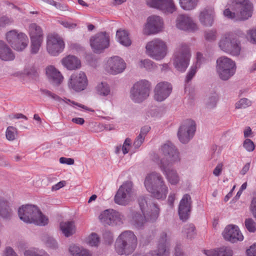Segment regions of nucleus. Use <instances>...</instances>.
I'll list each match as a JSON object with an SVG mask.
<instances>
[{"label": "nucleus", "mask_w": 256, "mask_h": 256, "mask_svg": "<svg viewBox=\"0 0 256 256\" xmlns=\"http://www.w3.org/2000/svg\"><path fill=\"white\" fill-rule=\"evenodd\" d=\"M228 6L223 12L225 17L234 21L248 20L252 16L253 6L249 0H228Z\"/></svg>", "instance_id": "nucleus-1"}, {"label": "nucleus", "mask_w": 256, "mask_h": 256, "mask_svg": "<svg viewBox=\"0 0 256 256\" xmlns=\"http://www.w3.org/2000/svg\"><path fill=\"white\" fill-rule=\"evenodd\" d=\"M138 203L143 214H135L132 217L134 224L137 228H141L146 222L155 221L158 217L160 208L157 204L154 203L148 204L144 197L141 196L138 199Z\"/></svg>", "instance_id": "nucleus-2"}, {"label": "nucleus", "mask_w": 256, "mask_h": 256, "mask_svg": "<svg viewBox=\"0 0 256 256\" xmlns=\"http://www.w3.org/2000/svg\"><path fill=\"white\" fill-rule=\"evenodd\" d=\"M20 218L27 224H34L44 226L48 224V218L44 215L36 205L26 204L20 207L18 210Z\"/></svg>", "instance_id": "nucleus-3"}, {"label": "nucleus", "mask_w": 256, "mask_h": 256, "mask_svg": "<svg viewBox=\"0 0 256 256\" xmlns=\"http://www.w3.org/2000/svg\"><path fill=\"white\" fill-rule=\"evenodd\" d=\"M137 244V238L134 232L125 231L116 240V250L119 254H129L134 251Z\"/></svg>", "instance_id": "nucleus-4"}, {"label": "nucleus", "mask_w": 256, "mask_h": 256, "mask_svg": "<svg viewBox=\"0 0 256 256\" xmlns=\"http://www.w3.org/2000/svg\"><path fill=\"white\" fill-rule=\"evenodd\" d=\"M162 158L160 159L158 155H154V160L158 166L160 165L172 166L180 161L179 152L174 146L170 142L163 144L160 149Z\"/></svg>", "instance_id": "nucleus-5"}, {"label": "nucleus", "mask_w": 256, "mask_h": 256, "mask_svg": "<svg viewBox=\"0 0 256 256\" xmlns=\"http://www.w3.org/2000/svg\"><path fill=\"white\" fill-rule=\"evenodd\" d=\"M192 56L190 46L184 43L178 44L173 55L174 65L178 71L184 72L190 64Z\"/></svg>", "instance_id": "nucleus-6"}, {"label": "nucleus", "mask_w": 256, "mask_h": 256, "mask_svg": "<svg viewBox=\"0 0 256 256\" xmlns=\"http://www.w3.org/2000/svg\"><path fill=\"white\" fill-rule=\"evenodd\" d=\"M168 52L166 42L164 40L156 38L148 42L146 46V54L156 60L164 59Z\"/></svg>", "instance_id": "nucleus-7"}, {"label": "nucleus", "mask_w": 256, "mask_h": 256, "mask_svg": "<svg viewBox=\"0 0 256 256\" xmlns=\"http://www.w3.org/2000/svg\"><path fill=\"white\" fill-rule=\"evenodd\" d=\"M151 84L146 80L135 82L130 91V97L136 102H140L147 98L150 94Z\"/></svg>", "instance_id": "nucleus-8"}, {"label": "nucleus", "mask_w": 256, "mask_h": 256, "mask_svg": "<svg viewBox=\"0 0 256 256\" xmlns=\"http://www.w3.org/2000/svg\"><path fill=\"white\" fill-rule=\"evenodd\" d=\"M216 71L223 80H226L236 72V66L234 62L226 56H221L216 60Z\"/></svg>", "instance_id": "nucleus-9"}, {"label": "nucleus", "mask_w": 256, "mask_h": 256, "mask_svg": "<svg viewBox=\"0 0 256 256\" xmlns=\"http://www.w3.org/2000/svg\"><path fill=\"white\" fill-rule=\"evenodd\" d=\"M134 197L132 182H126L119 188L114 196V201L118 204L125 206L132 202Z\"/></svg>", "instance_id": "nucleus-10"}, {"label": "nucleus", "mask_w": 256, "mask_h": 256, "mask_svg": "<svg viewBox=\"0 0 256 256\" xmlns=\"http://www.w3.org/2000/svg\"><path fill=\"white\" fill-rule=\"evenodd\" d=\"M218 46L221 50L232 55L238 56L240 54V43L231 33H226L222 36Z\"/></svg>", "instance_id": "nucleus-11"}, {"label": "nucleus", "mask_w": 256, "mask_h": 256, "mask_svg": "<svg viewBox=\"0 0 256 256\" xmlns=\"http://www.w3.org/2000/svg\"><path fill=\"white\" fill-rule=\"evenodd\" d=\"M65 43L63 38L56 34H50L46 38V50L52 56H58L64 50Z\"/></svg>", "instance_id": "nucleus-12"}, {"label": "nucleus", "mask_w": 256, "mask_h": 256, "mask_svg": "<svg viewBox=\"0 0 256 256\" xmlns=\"http://www.w3.org/2000/svg\"><path fill=\"white\" fill-rule=\"evenodd\" d=\"M6 38L12 47L16 50L22 51L27 46L28 39L27 36L23 32L16 30H12L6 34Z\"/></svg>", "instance_id": "nucleus-13"}, {"label": "nucleus", "mask_w": 256, "mask_h": 256, "mask_svg": "<svg viewBox=\"0 0 256 256\" xmlns=\"http://www.w3.org/2000/svg\"><path fill=\"white\" fill-rule=\"evenodd\" d=\"M196 130L195 122L192 120H187L180 126L178 136L183 144L188 143L193 137Z\"/></svg>", "instance_id": "nucleus-14"}, {"label": "nucleus", "mask_w": 256, "mask_h": 256, "mask_svg": "<svg viewBox=\"0 0 256 256\" xmlns=\"http://www.w3.org/2000/svg\"><path fill=\"white\" fill-rule=\"evenodd\" d=\"M88 79L85 73L80 71L73 73L68 80V87L76 92L85 90L88 85Z\"/></svg>", "instance_id": "nucleus-15"}, {"label": "nucleus", "mask_w": 256, "mask_h": 256, "mask_svg": "<svg viewBox=\"0 0 256 256\" xmlns=\"http://www.w3.org/2000/svg\"><path fill=\"white\" fill-rule=\"evenodd\" d=\"M110 38L106 32H101L92 36L90 39V46L96 53L102 52L109 46Z\"/></svg>", "instance_id": "nucleus-16"}, {"label": "nucleus", "mask_w": 256, "mask_h": 256, "mask_svg": "<svg viewBox=\"0 0 256 256\" xmlns=\"http://www.w3.org/2000/svg\"><path fill=\"white\" fill-rule=\"evenodd\" d=\"M163 21L160 17L152 16L148 18L147 22L144 28V34H156L162 31L163 28Z\"/></svg>", "instance_id": "nucleus-17"}, {"label": "nucleus", "mask_w": 256, "mask_h": 256, "mask_svg": "<svg viewBox=\"0 0 256 256\" xmlns=\"http://www.w3.org/2000/svg\"><path fill=\"white\" fill-rule=\"evenodd\" d=\"M147 5L164 12L172 13L176 10V6L173 0H146Z\"/></svg>", "instance_id": "nucleus-18"}, {"label": "nucleus", "mask_w": 256, "mask_h": 256, "mask_svg": "<svg viewBox=\"0 0 256 256\" xmlns=\"http://www.w3.org/2000/svg\"><path fill=\"white\" fill-rule=\"evenodd\" d=\"M172 90V85L168 82H160L158 84L154 89V100L161 102L168 97Z\"/></svg>", "instance_id": "nucleus-19"}, {"label": "nucleus", "mask_w": 256, "mask_h": 256, "mask_svg": "<svg viewBox=\"0 0 256 256\" xmlns=\"http://www.w3.org/2000/svg\"><path fill=\"white\" fill-rule=\"evenodd\" d=\"M126 68V62L118 56H114L110 58L107 62L106 66V70L112 74L122 72Z\"/></svg>", "instance_id": "nucleus-20"}, {"label": "nucleus", "mask_w": 256, "mask_h": 256, "mask_svg": "<svg viewBox=\"0 0 256 256\" xmlns=\"http://www.w3.org/2000/svg\"><path fill=\"white\" fill-rule=\"evenodd\" d=\"M192 202L191 197L188 194L184 195L180 202L178 212L180 218L182 221H186L189 218Z\"/></svg>", "instance_id": "nucleus-21"}, {"label": "nucleus", "mask_w": 256, "mask_h": 256, "mask_svg": "<svg viewBox=\"0 0 256 256\" xmlns=\"http://www.w3.org/2000/svg\"><path fill=\"white\" fill-rule=\"evenodd\" d=\"M164 182V178L160 173L152 172L146 176L144 184L148 191H151Z\"/></svg>", "instance_id": "nucleus-22"}, {"label": "nucleus", "mask_w": 256, "mask_h": 256, "mask_svg": "<svg viewBox=\"0 0 256 256\" xmlns=\"http://www.w3.org/2000/svg\"><path fill=\"white\" fill-rule=\"evenodd\" d=\"M224 238L232 242L242 241L244 236L240 230L238 226L234 225L228 226L222 232Z\"/></svg>", "instance_id": "nucleus-23"}, {"label": "nucleus", "mask_w": 256, "mask_h": 256, "mask_svg": "<svg viewBox=\"0 0 256 256\" xmlns=\"http://www.w3.org/2000/svg\"><path fill=\"white\" fill-rule=\"evenodd\" d=\"M176 25L178 28L182 30L194 32L198 30L197 24L191 18L186 15L180 16L176 20Z\"/></svg>", "instance_id": "nucleus-24"}, {"label": "nucleus", "mask_w": 256, "mask_h": 256, "mask_svg": "<svg viewBox=\"0 0 256 256\" xmlns=\"http://www.w3.org/2000/svg\"><path fill=\"white\" fill-rule=\"evenodd\" d=\"M171 166L160 165L159 168L168 182L172 185H176L180 181V178L176 170L172 168Z\"/></svg>", "instance_id": "nucleus-25"}, {"label": "nucleus", "mask_w": 256, "mask_h": 256, "mask_svg": "<svg viewBox=\"0 0 256 256\" xmlns=\"http://www.w3.org/2000/svg\"><path fill=\"white\" fill-rule=\"evenodd\" d=\"M46 73L48 80L54 85L60 84L64 80L60 72L54 66H48L46 68Z\"/></svg>", "instance_id": "nucleus-26"}, {"label": "nucleus", "mask_w": 256, "mask_h": 256, "mask_svg": "<svg viewBox=\"0 0 256 256\" xmlns=\"http://www.w3.org/2000/svg\"><path fill=\"white\" fill-rule=\"evenodd\" d=\"M214 10L213 8H206L202 10L199 16L200 23L206 26H210L212 25L214 17Z\"/></svg>", "instance_id": "nucleus-27"}, {"label": "nucleus", "mask_w": 256, "mask_h": 256, "mask_svg": "<svg viewBox=\"0 0 256 256\" xmlns=\"http://www.w3.org/2000/svg\"><path fill=\"white\" fill-rule=\"evenodd\" d=\"M62 64L67 70H73L81 67V62L77 57L68 55L62 60Z\"/></svg>", "instance_id": "nucleus-28"}, {"label": "nucleus", "mask_w": 256, "mask_h": 256, "mask_svg": "<svg viewBox=\"0 0 256 256\" xmlns=\"http://www.w3.org/2000/svg\"><path fill=\"white\" fill-rule=\"evenodd\" d=\"M203 253L206 256H232V250L228 247L222 246L218 248L203 250Z\"/></svg>", "instance_id": "nucleus-29"}, {"label": "nucleus", "mask_w": 256, "mask_h": 256, "mask_svg": "<svg viewBox=\"0 0 256 256\" xmlns=\"http://www.w3.org/2000/svg\"><path fill=\"white\" fill-rule=\"evenodd\" d=\"M168 238L167 234L162 232L160 235L156 254L158 256H164L168 252Z\"/></svg>", "instance_id": "nucleus-30"}, {"label": "nucleus", "mask_w": 256, "mask_h": 256, "mask_svg": "<svg viewBox=\"0 0 256 256\" xmlns=\"http://www.w3.org/2000/svg\"><path fill=\"white\" fill-rule=\"evenodd\" d=\"M152 196L157 200H164L166 198L168 188L165 182L154 188L151 191H148Z\"/></svg>", "instance_id": "nucleus-31"}, {"label": "nucleus", "mask_w": 256, "mask_h": 256, "mask_svg": "<svg viewBox=\"0 0 256 256\" xmlns=\"http://www.w3.org/2000/svg\"><path fill=\"white\" fill-rule=\"evenodd\" d=\"M14 55L12 50L2 40H0V59L4 61L12 60Z\"/></svg>", "instance_id": "nucleus-32"}, {"label": "nucleus", "mask_w": 256, "mask_h": 256, "mask_svg": "<svg viewBox=\"0 0 256 256\" xmlns=\"http://www.w3.org/2000/svg\"><path fill=\"white\" fill-rule=\"evenodd\" d=\"M30 39L44 40V32L42 28L36 23L30 24L28 28Z\"/></svg>", "instance_id": "nucleus-33"}, {"label": "nucleus", "mask_w": 256, "mask_h": 256, "mask_svg": "<svg viewBox=\"0 0 256 256\" xmlns=\"http://www.w3.org/2000/svg\"><path fill=\"white\" fill-rule=\"evenodd\" d=\"M60 226L62 234L66 237H68L75 232V226L72 222H61Z\"/></svg>", "instance_id": "nucleus-34"}, {"label": "nucleus", "mask_w": 256, "mask_h": 256, "mask_svg": "<svg viewBox=\"0 0 256 256\" xmlns=\"http://www.w3.org/2000/svg\"><path fill=\"white\" fill-rule=\"evenodd\" d=\"M113 210L112 209L106 210L100 214L98 218L102 224L112 226Z\"/></svg>", "instance_id": "nucleus-35"}, {"label": "nucleus", "mask_w": 256, "mask_h": 256, "mask_svg": "<svg viewBox=\"0 0 256 256\" xmlns=\"http://www.w3.org/2000/svg\"><path fill=\"white\" fill-rule=\"evenodd\" d=\"M69 252L72 256H91L90 252L76 245H71L69 248Z\"/></svg>", "instance_id": "nucleus-36"}, {"label": "nucleus", "mask_w": 256, "mask_h": 256, "mask_svg": "<svg viewBox=\"0 0 256 256\" xmlns=\"http://www.w3.org/2000/svg\"><path fill=\"white\" fill-rule=\"evenodd\" d=\"M116 36L119 42L124 46H130L132 44L128 34L126 30H118L116 32Z\"/></svg>", "instance_id": "nucleus-37"}, {"label": "nucleus", "mask_w": 256, "mask_h": 256, "mask_svg": "<svg viewBox=\"0 0 256 256\" xmlns=\"http://www.w3.org/2000/svg\"><path fill=\"white\" fill-rule=\"evenodd\" d=\"M12 216V210L8 202L0 200V216L4 218H8Z\"/></svg>", "instance_id": "nucleus-38"}, {"label": "nucleus", "mask_w": 256, "mask_h": 256, "mask_svg": "<svg viewBox=\"0 0 256 256\" xmlns=\"http://www.w3.org/2000/svg\"><path fill=\"white\" fill-rule=\"evenodd\" d=\"M183 234L189 239H192L196 234L195 227L192 224L186 225L182 230Z\"/></svg>", "instance_id": "nucleus-39"}, {"label": "nucleus", "mask_w": 256, "mask_h": 256, "mask_svg": "<svg viewBox=\"0 0 256 256\" xmlns=\"http://www.w3.org/2000/svg\"><path fill=\"white\" fill-rule=\"evenodd\" d=\"M181 7L185 10H192L197 5L198 0H179Z\"/></svg>", "instance_id": "nucleus-40"}, {"label": "nucleus", "mask_w": 256, "mask_h": 256, "mask_svg": "<svg viewBox=\"0 0 256 256\" xmlns=\"http://www.w3.org/2000/svg\"><path fill=\"white\" fill-rule=\"evenodd\" d=\"M97 93L102 96H107L110 94V88L108 84L105 82H101L96 86Z\"/></svg>", "instance_id": "nucleus-41"}, {"label": "nucleus", "mask_w": 256, "mask_h": 256, "mask_svg": "<svg viewBox=\"0 0 256 256\" xmlns=\"http://www.w3.org/2000/svg\"><path fill=\"white\" fill-rule=\"evenodd\" d=\"M138 66L141 68H145L150 70L155 68L154 63L150 59L141 60L138 62Z\"/></svg>", "instance_id": "nucleus-42"}, {"label": "nucleus", "mask_w": 256, "mask_h": 256, "mask_svg": "<svg viewBox=\"0 0 256 256\" xmlns=\"http://www.w3.org/2000/svg\"><path fill=\"white\" fill-rule=\"evenodd\" d=\"M43 40L30 39V51L32 54L38 52L42 43Z\"/></svg>", "instance_id": "nucleus-43"}, {"label": "nucleus", "mask_w": 256, "mask_h": 256, "mask_svg": "<svg viewBox=\"0 0 256 256\" xmlns=\"http://www.w3.org/2000/svg\"><path fill=\"white\" fill-rule=\"evenodd\" d=\"M17 129L12 126H9L6 131V136L9 141H12L16 139L17 136Z\"/></svg>", "instance_id": "nucleus-44"}, {"label": "nucleus", "mask_w": 256, "mask_h": 256, "mask_svg": "<svg viewBox=\"0 0 256 256\" xmlns=\"http://www.w3.org/2000/svg\"><path fill=\"white\" fill-rule=\"evenodd\" d=\"M113 217L112 226L121 224L124 220V216L122 214L114 210H113Z\"/></svg>", "instance_id": "nucleus-45"}, {"label": "nucleus", "mask_w": 256, "mask_h": 256, "mask_svg": "<svg viewBox=\"0 0 256 256\" xmlns=\"http://www.w3.org/2000/svg\"><path fill=\"white\" fill-rule=\"evenodd\" d=\"M244 226L246 229L250 232H256V222L252 218H246L244 221Z\"/></svg>", "instance_id": "nucleus-46"}, {"label": "nucleus", "mask_w": 256, "mask_h": 256, "mask_svg": "<svg viewBox=\"0 0 256 256\" xmlns=\"http://www.w3.org/2000/svg\"><path fill=\"white\" fill-rule=\"evenodd\" d=\"M218 100V96L216 93H214L208 96L206 100V105L208 108H211L216 106Z\"/></svg>", "instance_id": "nucleus-47"}, {"label": "nucleus", "mask_w": 256, "mask_h": 256, "mask_svg": "<svg viewBox=\"0 0 256 256\" xmlns=\"http://www.w3.org/2000/svg\"><path fill=\"white\" fill-rule=\"evenodd\" d=\"M198 68L196 65H192L191 66L186 76V82L188 83L192 79Z\"/></svg>", "instance_id": "nucleus-48"}, {"label": "nucleus", "mask_w": 256, "mask_h": 256, "mask_svg": "<svg viewBox=\"0 0 256 256\" xmlns=\"http://www.w3.org/2000/svg\"><path fill=\"white\" fill-rule=\"evenodd\" d=\"M86 242L90 246H96L99 243V238L96 234H92L86 239Z\"/></svg>", "instance_id": "nucleus-49"}, {"label": "nucleus", "mask_w": 256, "mask_h": 256, "mask_svg": "<svg viewBox=\"0 0 256 256\" xmlns=\"http://www.w3.org/2000/svg\"><path fill=\"white\" fill-rule=\"evenodd\" d=\"M216 31L215 30H210L205 32L204 38L209 42H212L216 38Z\"/></svg>", "instance_id": "nucleus-50"}, {"label": "nucleus", "mask_w": 256, "mask_h": 256, "mask_svg": "<svg viewBox=\"0 0 256 256\" xmlns=\"http://www.w3.org/2000/svg\"><path fill=\"white\" fill-rule=\"evenodd\" d=\"M252 104L251 102L246 98L240 99L236 104V108H244L249 106Z\"/></svg>", "instance_id": "nucleus-51"}, {"label": "nucleus", "mask_w": 256, "mask_h": 256, "mask_svg": "<svg viewBox=\"0 0 256 256\" xmlns=\"http://www.w3.org/2000/svg\"><path fill=\"white\" fill-rule=\"evenodd\" d=\"M14 20L8 16H4L0 18V28L6 27L13 23Z\"/></svg>", "instance_id": "nucleus-52"}, {"label": "nucleus", "mask_w": 256, "mask_h": 256, "mask_svg": "<svg viewBox=\"0 0 256 256\" xmlns=\"http://www.w3.org/2000/svg\"><path fill=\"white\" fill-rule=\"evenodd\" d=\"M24 256H50L48 253L42 252H37L32 250H28L24 252Z\"/></svg>", "instance_id": "nucleus-53"}, {"label": "nucleus", "mask_w": 256, "mask_h": 256, "mask_svg": "<svg viewBox=\"0 0 256 256\" xmlns=\"http://www.w3.org/2000/svg\"><path fill=\"white\" fill-rule=\"evenodd\" d=\"M247 36L251 43L256 44V28L248 30Z\"/></svg>", "instance_id": "nucleus-54"}, {"label": "nucleus", "mask_w": 256, "mask_h": 256, "mask_svg": "<svg viewBox=\"0 0 256 256\" xmlns=\"http://www.w3.org/2000/svg\"><path fill=\"white\" fill-rule=\"evenodd\" d=\"M243 146L248 152H252L254 150V144L250 139H246L243 143Z\"/></svg>", "instance_id": "nucleus-55"}, {"label": "nucleus", "mask_w": 256, "mask_h": 256, "mask_svg": "<svg viewBox=\"0 0 256 256\" xmlns=\"http://www.w3.org/2000/svg\"><path fill=\"white\" fill-rule=\"evenodd\" d=\"M131 142L132 140L129 138H126L125 140L122 148L123 154H125L128 153L130 146Z\"/></svg>", "instance_id": "nucleus-56"}, {"label": "nucleus", "mask_w": 256, "mask_h": 256, "mask_svg": "<svg viewBox=\"0 0 256 256\" xmlns=\"http://www.w3.org/2000/svg\"><path fill=\"white\" fill-rule=\"evenodd\" d=\"M58 22L64 28L68 29H74L77 26L76 24L68 21L58 20Z\"/></svg>", "instance_id": "nucleus-57"}, {"label": "nucleus", "mask_w": 256, "mask_h": 256, "mask_svg": "<svg viewBox=\"0 0 256 256\" xmlns=\"http://www.w3.org/2000/svg\"><path fill=\"white\" fill-rule=\"evenodd\" d=\"M196 61L194 65H196L198 68H200L202 63L206 60L205 58L203 56V54L200 52H197L196 54Z\"/></svg>", "instance_id": "nucleus-58"}, {"label": "nucleus", "mask_w": 256, "mask_h": 256, "mask_svg": "<svg viewBox=\"0 0 256 256\" xmlns=\"http://www.w3.org/2000/svg\"><path fill=\"white\" fill-rule=\"evenodd\" d=\"M47 246L52 248H56L58 247L56 240L52 238H48L46 242Z\"/></svg>", "instance_id": "nucleus-59"}, {"label": "nucleus", "mask_w": 256, "mask_h": 256, "mask_svg": "<svg viewBox=\"0 0 256 256\" xmlns=\"http://www.w3.org/2000/svg\"><path fill=\"white\" fill-rule=\"evenodd\" d=\"M144 138L141 135H138L134 142V146L135 148H138L143 143Z\"/></svg>", "instance_id": "nucleus-60"}, {"label": "nucleus", "mask_w": 256, "mask_h": 256, "mask_svg": "<svg viewBox=\"0 0 256 256\" xmlns=\"http://www.w3.org/2000/svg\"><path fill=\"white\" fill-rule=\"evenodd\" d=\"M60 162L62 164H67L68 165H72L74 164V160L72 158H66L62 157L60 158Z\"/></svg>", "instance_id": "nucleus-61"}, {"label": "nucleus", "mask_w": 256, "mask_h": 256, "mask_svg": "<svg viewBox=\"0 0 256 256\" xmlns=\"http://www.w3.org/2000/svg\"><path fill=\"white\" fill-rule=\"evenodd\" d=\"M4 256H18L10 247H6L4 251Z\"/></svg>", "instance_id": "nucleus-62"}, {"label": "nucleus", "mask_w": 256, "mask_h": 256, "mask_svg": "<svg viewBox=\"0 0 256 256\" xmlns=\"http://www.w3.org/2000/svg\"><path fill=\"white\" fill-rule=\"evenodd\" d=\"M248 256H256V244L251 246L246 250Z\"/></svg>", "instance_id": "nucleus-63"}, {"label": "nucleus", "mask_w": 256, "mask_h": 256, "mask_svg": "<svg viewBox=\"0 0 256 256\" xmlns=\"http://www.w3.org/2000/svg\"><path fill=\"white\" fill-rule=\"evenodd\" d=\"M66 183L65 181H61L57 183L56 184L53 186L52 188V191H55L58 190H60V188H62L64 186H65Z\"/></svg>", "instance_id": "nucleus-64"}]
</instances>
